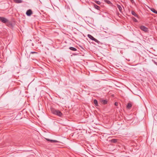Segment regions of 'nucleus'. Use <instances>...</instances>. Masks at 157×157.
Returning a JSON list of instances; mask_svg holds the SVG:
<instances>
[{
    "label": "nucleus",
    "instance_id": "f03ea898",
    "mask_svg": "<svg viewBox=\"0 0 157 157\" xmlns=\"http://www.w3.org/2000/svg\"><path fill=\"white\" fill-rule=\"evenodd\" d=\"M140 28L141 30L145 32H148V29L144 26L141 25L140 26Z\"/></svg>",
    "mask_w": 157,
    "mask_h": 157
},
{
    "label": "nucleus",
    "instance_id": "6e6552de",
    "mask_svg": "<svg viewBox=\"0 0 157 157\" xmlns=\"http://www.w3.org/2000/svg\"><path fill=\"white\" fill-rule=\"evenodd\" d=\"M94 8L95 9H96L98 10H100V7L98 6L97 5L94 4Z\"/></svg>",
    "mask_w": 157,
    "mask_h": 157
},
{
    "label": "nucleus",
    "instance_id": "ddd939ff",
    "mask_svg": "<svg viewBox=\"0 0 157 157\" xmlns=\"http://www.w3.org/2000/svg\"><path fill=\"white\" fill-rule=\"evenodd\" d=\"M69 49L70 50L73 51H76L77 50V49L73 47H70L69 48Z\"/></svg>",
    "mask_w": 157,
    "mask_h": 157
},
{
    "label": "nucleus",
    "instance_id": "0eeeda50",
    "mask_svg": "<svg viewBox=\"0 0 157 157\" xmlns=\"http://www.w3.org/2000/svg\"><path fill=\"white\" fill-rule=\"evenodd\" d=\"M14 2L17 3H21L23 2L22 0H13Z\"/></svg>",
    "mask_w": 157,
    "mask_h": 157
},
{
    "label": "nucleus",
    "instance_id": "f3484780",
    "mask_svg": "<svg viewBox=\"0 0 157 157\" xmlns=\"http://www.w3.org/2000/svg\"><path fill=\"white\" fill-rule=\"evenodd\" d=\"M133 21H134V22H137L138 21L136 19L135 17H133L132 18Z\"/></svg>",
    "mask_w": 157,
    "mask_h": 157
},
{
    "label": "nucleus",
    "instance_id": "6ab92c4d",
    "mask_svg": "<svg viewBox=\"0 0 157 157\" xmlns=\"http://www.w3.org/2000/svg\"><path fill=\"white\" fill-rule=\"evenodd\" d=\"M102 102L104 104H106L107 103V101L105 100H103Z\"/></svg>",
    "mask_w": 157,
    "mask_h": 157
},
{
    "label": "nucleus",
    "instance_id": "9b49d317",
    "mask_svg": "<svg viewBox=\"0 0 157 157\" xmlns=\"http://www.w3.org/2000/svg\"><path fill=\"white\" fill-rule=\"evenodd\" d=\"M117 140L116 139H112L111 140V142L113 143H116L117 142Z\"/></svg>",
    "mask_w": 157,
    "mask_h": 157
},
{
    "label": "nucleus",
    "instance_id": "1a4fd4ad",
    "mask_svg": "<svg viewBox=\"0 0 157 157\" xmlns=\"http://www.w3.org/2000/svg\"><path fill=\"white\" fill-rule=\"evenodd\" d=\"M46 140L48 141H50L52 143H55V142H57V141L56 140H50L48 139H46Z\"/></svg>",
    "mask_w": 157,
    "mask_h": 157
},
{
    "label": "nucleus",
    "instance_id": "a211bd4d",
    "mask_svg": "<svg viewBox=\"0 0 157 157\" xmlns=\"http://www.w3.org/2000/svg\"><path fill=\"white\" fill-rule=\"evenodd\" d=\"M38 41H39V42H38V44H39V46H42V45H41V41H39V40H38Z\"/></svg>",
    "mask_w": 157,
    "mask_h": 157
},
{
    "label": "nucleus",
    "instance_id": "5701e85b",
    "mask_svg": "<svg viewBox=\"0 0 157 157\" xmlns=\"http://www.w3.org/2000/svg\"><path fill=\"white\" fill-rule=\"evenodd\" d=\"M154 63H155V64L156 65H157V62H154Z\"/></svg>",
    "mask_w": 157,
    "mask_h": 157
},
{
    "label": "nucleus",
    "instance_id": "39448f33",
    "mask_svg": "<svg viewBox=\"0 0 157 157\" xmlns=\"http://www.w3.org/2000/svg\"><path fill=\"white\" fill-rule=\"evenodd\" d=\"M26 14L28 16H30L33 14L32 11L31 10L29 9L27 10Z\"/></svg>",
    "mask_w": 157,
    "mask_h": 157
},
{
    "label": "nucleus",
    "instance_id": "9d476101",
    "mask_svg": "<svg viewBox=\"0 0 157 157\" xmlns=\"http://www.w3.org/2000/svg\"><path fill=\"white\" fill-rule=\"evenodd\" d=\"M132 106V104L130 103H128L127 105V108L128 109H130Z\"/></svg>",
    "mask_w": 157,
    "mask_h": 157
},
{
    "label": "nucleus",
    "instance_id": "4be33fe9",
    "mask_svg": "<svg viewBox=\"0 0 157 157\" xmlns=\"http://www.w3.org/2000/svg\"><path fill=\"white\" fill-rule=\"evenodd\" d=\"M115 105L116 106H117V102H115Z\"/></svg>",
    "mask_w": 157,
    "mask_h": 157
},
{
    "label": "nucleus",
    "instance_id": "2eb2a0df",
    "mask_svg": "<svg viewBox=\"0 0 157 157\" xmlns=\"http://www.w3.org/2000/svg\"><path fill=\"white\" fill-rule=\"evenodd\" d=\"M117 7H118V8L119 9V11H120L121 12V11H122V8L121 7V6L120 5H117Z\"/></svg>",
    "mask_w": 157,
    "mask_h": 157
},
{
    "label": "nucleus",
    "instance_id": "f8f14e48",
    "mask_svg": "<svg viewBox=\"0 0 157 157\" xmlns=\"http://www.w3.org/2000/svg\"><path fill=\"white\" fill-rule=\"evenodd\" d=\"M151 10L153 12L157 14V11H156L155 9L152 8L151 9Z\"/></svg>",
    "mask_w": 157,
    "mask_h": 157
},
{
    "label": "nucleus",
    "instance_id": "412c9836",
    "mask_svg": "<svg viewBox=\"0 0 157 157\" xmlns=\"http://www.w3.org/2000/svg\"><path fill=\"white\" fill-rule=\"evenodd\" d=\"M106 2L108 4H110L111 3L109 1L107 0Z\"/></svg>",
    "mask_w": 157,
    "mask_h": 157
},
{
    "label": "nucleus",
    "instance_id": "b1692460",
    "mask_svg": "<svg viewBox=\"0 0 157 157\" xmlns=\"http://www.w3.org/2000/svg\"><path fill=\"white\" fill-rule=\"evenodd\" d=\"M130 0L131 1V2H132V1H133V0Z\"/></svg>",
    "mask_w": 157,
    "mask_h": 157
},
{
    "label": "nucleus",
    "instance_id": "aec40b11",
    "mask_svg": "<svg viewBox=\"0 0 157 157\" xmlns=\"http://www.w3.org/2000/svg\"><path fill=\"white\" fill-rule=\"evenodd\" d=\"M37 52H30V54H34V53H37Z\"/></svg>",
    "mask_w": 157,
    "mask_h": 157
},
{
    "label": "nucleus",
    "instance_id": "423d86ee",
    "mask_svg": "<svg viewBox=\"0 0 157 157\" xmlns=\"http://www.w3.org/2000/svg\"><path fill=\"white\" fill-rule=\"evenodd\" d=\"M131 13L132 15H134L135 17L138 18L139 17V16L138 15H137L134 11L132 10L131 11Z\"/></svg>",
    "mask_w": 157,
    "mask_h": 157
},
{
    "label": "nucleus",
    "instance_id": "4468645a",
    "mask_svg": "<svg viewBox=\"0 0 157 157\" xmlns=\"http://www.w3.org/2000/svg\"><path fill=\"white\" fill-rule=\"evenodd\" d=\"M94 102L96 106H98V101L97 100L94 99Z\"/></svg>",
    "mask_w": 157,
    "mask_h": 157
},
{
    "label": "nucleus",
    "instance_id": "7ed1b4c3",
    "mask_svg": "<svg viewBox=\"0 0 157 157\" xmlns=\"http://www.w3.org/2000/svg\"><path fill=\"white\" fill-rule=\"evenodd\" d=\"M0 21L4 23L7 22L8 21V20L6 18L1 17H0Z\"/></svg>",
    "mask_w": 157,
    "mask_h": 157
},
{
    "label": "nucleus",
    "instance_id": "f257e3e1",
    "mask_svg": "<svg viewBox=\"0 0 157 157\" xmlns=\"http://www.w3.org/2000/svg\"><path fill=\"white\" fill-rule=\"evenodd\" d=\"M50 110L52 113L55 115L59 117H62L63 115L62 113L59 110L55 109L53 108H51Z\"/></svg>",
    "mask_w": 157,
    "mask_h": 157
},
{
    "label": "nucleus",
    "instance_id": "20e7f679",
    "mask_svg": "<svg viewBox=\"0 0 157 157\" xmlns=\"http://www.w3.org/2000/svg\"><path fill=\"white\" fill-rule=\"evenodd\" d=\"M88 37L90 39L96 42H98V40H97L94 38L90 34H88L87 35Z\"/></svg>",
    "mask_w": 157,
    "mask_h": 157
},
{
    "label": "nucleus",
    "instance_id": "dca6fc26",
    "mask_svg": "<svg viewBox=\"0 0 157 157\" xmlns=\"http://www.w3.org/2000/svg\"><path fill=\"white\" fill-rule=\"evenodd\" d=\"M98 5H100L101 4V2L99 1H97L96 0H95L94 1Z\"/></svg>",
    "mask_w": 157,
    "mask_h": 157
}]
</instances>
